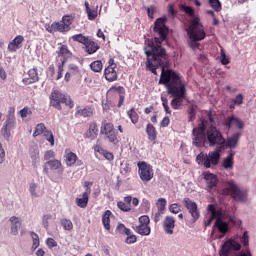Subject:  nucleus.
<instances>
[{"instance_id": "f257e3e1", "label": "nucleus", "mask_w": 256, "mask_h": 256, "mask_svg": "<svg viewBox=\"0 0 256 256\" xmlns=\"http://www.w3.org/2000/svg\"><path fill=\"white\" fill-rule=\"evenodd\" d=\"M165 23H167V17L158 18L155 21L154 31L159 38L155 37L154 41L153 39L145 40L146 69L153 75H157V69L162 67L159 85H165L168 95L173 97L170 102L172 109L179 111L183 107V100L187 97V84L179 72H175L173 69L165 70V63L169 61L167 50L161 46L169 33V28Z\"/></svg>"}, {"instance_id": "f03ea898", "label": "nucleus", "mask_w": 256, "mask_h": 256, "mask_svg": "<svg viewBox=\"0 0 256 256\" xmlns=\"http://www.w3.org/2000/svg\"><path fill=\"white\" fill-rule=\"evenodd\" d=\"M222 150L223 146H218L215 151H211L208 154L201 152L196 156L198 165H203L206 169H211L212 166L215 167L219 165Z\"/></svg>"}, {"instance_id": "7ed1b4c3", "label": "nucleus", "mask_w": 256, "mask_h": 256, "mask_svg": "<svg viewBox=\"0 0 256 256\" xmlns=\"http://www.w3.org/2000/svg\"><path fill=\"white\" fill-rule=\"evenodd\" d=\"M62 104H64L69 109H73V107H75V102H73L71 97L66 96L59 90H53L50 94L51 107L57 109V111H63V107L61 106Z\"/></svg>"}, {"instance_id": "20e7f679", "label": "nucleus", "mask_w": 256, "mask_h": 256, "mask_svg": "<svg viewBox=\"0 0 256 256\" xmlns=\"http://www.w3.org/2000/svg\"><path fill=\"white\" fill-rule=\"evenodd\" d=\"M73 21H75V16L65 15L62 17L60 22H53L48 26L46 31H48V33H69V31H71Z\"/></svg>"}, {"instance_id": "39448f33", "label": "nucleus", "mask_w": 256, "mask_h": 256, "mask_svg": "<svg viewBox=\"0 0 256 256\" xmlns=\"http://www.w3.org/2000/svg\"><path fill=\"white\" fill-rule=\"evenodd\" d=\"M229 193L234 201H247V191L241 190L233 181L226 182V188L222 190L224 195H229Z\"/></svg>"}, {"instance_id": "423d86ee", "label": "nucleus", "mask_w": 256, "mask_h": 256, "mask_svg": "<svg viewBox=\"0 0 256 256\" xmlns=\"http://www.w3.org/2000/svg\"><path fill=\"white\" fill-rule=\"evenodd\" d=\"M100 133L101 135H105V139L109 141V143H112V145L119 144V132L115 130L113 123L107 121L102 122Z\"/></svg>"}, {"instance_id": "0eeeda50", "label": "nucleus", "mask_w": 256, "mask_h": 256, "mask_svg": "<svg viewBox=\"0 0 256 256\" xmlns=\"http://www.w3.org/2000/svg\"><path fill=\"white\" fill-rule=\"evenodd\" d=\"M200 26L201 19H199V17H195L190 21V26L187 29L189 39H205L207 34H205V30L199 28Z\"/></svg>"}, {"instance_id": "6e6552de", "label": "nucleus", "mask_w": 256, "mask_h": 256, "mask_svg": "<svg viewBox=\"0 0 256 256\" xmlns=\"http://www.w3.org/2000/svg\"><path fill=\"white\" fill-rule=\"evenodd\" d=\"M206 137L210 147H215V145H225L223 134H221V131L213 125L207 129Z\"/></svg>"}, {"instance_id": "1a4fd4ad", "label": "nucleus", "mask_w": 256, "mask_h": 256, "mask_svg": "<svg viewBox=\"0 0 256 256\" xmlns=\"http://www.w3.org/2000/svg\"><path fill=\"white\" fill-rule=\"evenodd\" d=\"M137 167L138 175L141 181H144V183H149V181H151V179H153L155 175V172L153 171V166L145 161H139L137 163Z\"/></svg>"}, {"instance_id": "9d476101", "label": "nucleus", "mask_w": 256, "mask_h": 256, "mask_svg": "<svg viewBox=\"0 0 256 256\" xmlns=\"http://www.w3.org/2000/svg\"><path fill=\"white\" fill-rule=\"evenodd\" d=\"M192 143L195 147H205V125L198 126L192 130Z\"/></svg>"}, {"instance_id": "9b49d317", "label": "nucleus", "mask_w": 256, "mask_h": 256, "mask_svg": "<svg viewBox=\"0 0 256 256\" xmlns=\"http://www.w3.org/2000/svg\"><path fill=\"white\" fill-rule=\"evenodd\" d=\"M231 251H241V244H239V242L235 241L234 239H229L224 242L219 251V255L229 256Z\"/></svg>"}, {"instance_id": "f8f14e48", "label": "nucleus", "mask_w": 256, "mask_h": 256, "mask_svg": "<svg viewBox=\"0 0 256 256\" xmlns=\"http://www.w3.org/2000/svg\"><path fill=\"white\" fill-rule=\"evenodd\" d=\"M117 64L113 58H110L108 61V67L104 70V77L106 81L109 83H113V81H117Z\"/></svg>"}, {"instance_id": "ddd939ff", "label": "nucleus", "mask_w": 256, "mask_h": 256, "mask_svg": "<svg viewBox=\"0 0 256 256\" xmlns=\"http://www.w3.org/2000/svg\"><path fill=\"white\" fill-rule=\"evenodd\" d=\"M184 207L189 211L192 217L193 223L199 219V209L197 208V203H195L193 200H190L189 198L183 199Z\"/></svg>"}, {"instance_id": "4468645a", "label": "nucleus", "mask_w": 256, "mask_h": 256, "mask_svg": "<svg viewBox=\"0 0 256 256\" xmlns=\"http://www.w3.org/2000/svg\"><path fill=\"white\" fill-rule=\"evenodd\" d=\"M224 125L227 127V129H231V127L234 125L237 127V129H243L245 127V123L236 116H228L225 118Z\"/></svg>"}, {"instance_id": "2eb2a0df", "label": "nucleus", "mask_w": 256, "mask_h": 256, "mask_svg": "<svg viewBox=\"0 0 256 256\" xmlns=\"http://www.w3.org/2000/svg\"><path fill=\"white\" fill-rule=\"evenodd\" d=\"M15 127V118L8 117L1 128V133L5 139L11 137V130Z\"/></svg>"}, {"instance_id": "dca6fc26", "label": "nucleus", "mask_w": 256, "mask_h": 256, "mask_svg": "<svg viewBox=\"0 0 256 256\" xmlns=\"http://www.w3.org/2000/svg\"><path fill=\"white\" fill-rule=\"evenodd\" d=\"M23 41H25V37L22 35L16 36L9 44H8V51L10 53H15L17 49H21L23 45Z\"/></svg>"}, {"instance_id": "f3484780", "label": "nucleus", "mask_w": 256, "mask_h": 256, "mask_svg": "<svg viewBox=\"0 0 256 256\" xmlns=\"http://www.w3.org/2000/svg\"><path fill=\"white\" fill-rule=\"evenodd\" d=\"M175 229V218L173 216H166L163 221V230L167 235H173Z\"/></svg>"}, {"instance_id": "a211bd4d", "label": "nucleus", "mask_w": 256, "mask_h": 256, "mask_svg": "<svg viewBox=\"0 0 256 256\" xmlns=\"http://www.w3.org/2000/svg\"><path fill=\"white\" fill-rule=\"evenodd\" d=\"M39 81V73H37V68H32L28 71V77L23 78L22 82L24 85H33Z\"/></svg>"}, {"instance_id": "6ab92c4d", "label": "nucleus", "mask_w": 256, "mask_h": 256, "mask_svg": "<svg viewBox=\"0 0 256 256\" xmlns=\"http://www.w3.org/2000/svg\"><path fill=\"white\" fill-rule=\"evenodd\" d=\"M58 45H60V47H58V51H56V53L58 57H62V61L67 63V59H69L73 53H71V50H69V46H67V44L59 43Z\"/></svg>"}, {"instance_id": "aec40b11", "label": "nucleus", "mask_w": 256, "mask_h": 256, "mask_svg": "<svg viewBox=\"0 0 256 256\" xmlns=\"http://www.w3.org/2000/svg\"><path fill=\"white\" fill-rule=\"evenodd\" d=\"M204 179L206 181V185L208 189H215L219 183V179L217 178V175L208 172L204 175Z\"/></svg>"}, {"instance_id": "412c9836", "label": "nucleus", "mask_w": 256, "mask_h": 256, "mask_svg": "<svg viewBox=\"0 0 256 256\" xmlns=\"http://www.w3.org/2000/svg\"><path fill=\"white\" fill-rule=\"evenodd\" d=\"M77 159H79V157H77V154L71 152L69 149L65 150L64 161L67 167H73V165L77 163Z\"/></svg>"}, {"instance_id": "4be33fe9", "label": "nucleus", "mask_w": 256, "mask_h": 256, "mask_svg": "<svg viewBox=\"0 0 256 256\" xmlns=\"http://www.w3.org/2000/svg\"><path fill=\"white\" fill-rule=\"evenodd\" d=\"M89 195H91V188L85 190L82 195V198H76V205L81 209H85L89 204Z\"/></svg>"}, {"instance_id": "5701e85b", "label": "nucleus", "mask_w": 256, "mask_h": 256, "mask_svg": "<svg viewBox=\"0 0 256 256\" xmlns=\"http://www.w3.org/2000/svg\"><path fill=\"white\" fill-rule=\"evenodd\" d=\"M76 115H80V117H93L95 115V107L93 105L85 106L83 109H78L76 111Z\"/></svg>"}, {"instance_id": "b1692460", "label": "nucleus", "mask_w": 256, "mask_h": 256, "mask_svg": "<svg viewBox=\"0 0 256 256\" xmlns=\"http://www.w3.org/2000/svg\"><path fill=\"white\" fill-rule=\"evenodd\" d=\"M98 135H99V126H97L96 122H91L89 125V129L86 132V137L93 141L94 139H97Z\"/></svg>"}, {"instance_id": "393cba45", "label": "nucleus", "mask_w": 256, "mask_h": 256, "mask_svg": "<svg viewBox=\"0 0 256 256\" xmlns=\"http://www.w3.org/2000/svg\"><path fill=\"white\" fill-rule=\"evenodd\" d=\"M131 201H133V197L126 196L124 197V201H120L117 203L118 209L121 211H124L125 213H128V211H131Z\"/></svg>"}, {"instance_id": "a878e982", "label": "nucleus", "mask_w": 256, "mask_h": 256, "mask_svg": "<svg viewBox=\"0 0 256 256\" xmlns=\"http://www.w3.org/2000/svg\"><path fill=\"white\" fill-rule=\"evenodd\" d=\"M84 49L86 53H88V55H93V53H97V51H99L100 46L99 44H97V42L88 39V41L84 45Z\"/></svg>"}, {"instance_id": "bb28decb", "label": "nucleus", "mask_w": 256, "mask_h": 256, "mask_svg": "<svg viewBox=\"0 0 256 256\" xmlns=\"http://www.w3.org/2000/svg\"><path fill=\"white\" fill-rule=\"evenodd\" d=\"M235 152L233 150L230 151V154L223 159L222 167L224 169H233V165H235Z\"/></svg>"}, {"instance_id": "cd10ccee", "label": "nucleus", "mask_w": 256, "mask_h": 256, "mask_svg": "<svg viewBox=\"0 0 256 256\" xmlns=\"http://www.w3.org/2000/svg\"><path fill=\"white\" fill-rule=\"evenodd\" d=\"M241 139V133H235L226 140V147L230 149H235L237 147L239 140Z\"/></svg>"}, {"instance_id": "c85d7f7f", "label": "nucleus", "mask_w": 256, "mask_h": 256, "mask_svg": "<svg viewBox=\"0 0 256 256\" xmlns=\"http://www.w3.org/2000/svg\"><path fill=\"white\" fill-rule=\"evenodd\" d=\"M10 223H11V234L12 235H18L19 229H21V221H19V218L16 216H12L10 218Z\"/></svg>"}, {"instance_id": "c756f323", "label": "nucleus", "mask_w": 256, "mask_h": 256, "mask_svg": "<svg viewBox=\"0 0 256 256\" xmlns=\"http://www.w3.org/2000/svg\"><path fill=\"white\" fill-rule=\"evenodd\" d=\"M46 165H48L52 171H59V173H63V164L61 163V160L52 159L47 161Z\"/></svg>"}, {"instance_id": "7c9ffc66", "label": "nucleus", "mask_w": 256, "mask_h": 256, "mask_svg": "<svg viewBox=\"0 0 256 256\" xmlns=\"http://www.w3.org/2000/svg\"><path fill=\"white\" fill-rule=\"evenodd\" d=\"M136 233L138 235H141L142 237H148V235H151V226L145 225V224H139L135 228Z\"/></svg>"}, {"instance_id": "2f4dec72", "label": "nucleus", "mask_w": 256, "mask_h": 256, "mask_svg": "<svg viewBox=\"0 0 256 256\" xmlns=\"http://www.w3.org/2000/svg\"><path fill=\"white\" fill-rule=\"evenodd\" d=\"M85 7L89 21H95V19H97V9L99 6L96 5L91 8L89 7V2H85Z\"/></svg>"}, {"instance_id": "473e14b6", "label": "nucleus", "mask_w": 256, "mask_h": 256, "mask_svg": "<svg viewBox=\"0 0 256 256\" xmlns=\"http://www.w3.org/2000/svg\"><path fill=\"white\" fill-rule=\"evenodd\" d=\"M111 215H113V212H111V210H106L102 215V223L106 231L111 230Z\"/></svg>"}, {"instance_id": "72a5a7b5", "label": "nucleus", "mask_w": 256, "mask_h": 256, "mask_svg": "<svg viewBox=\"0 0 256 256\" xmlns=\"http://www.w3.org/2000/svg\"><path fill=\"white\" fill-rule=\"evenodd\" d=\"M215 227L222 235H227V233H229V224L223 220H216Z\"/></svg>"}, {"instance_id": "f704fd0d", "label": "nucleus", "mask_w": 256, "mask_h": 256, "mask_svg": "<svg viewBox=\"0 0 256 256\" xmlns=\"http://www.w3.org/2000/svg\"><path fill=\"white\" fill-rule=\"evenodd\" d=\"M188 121L192 123L197 118V105L190 104L187 109Z\"/></svg>"}, {"instance_id": "c9c22d12", "label": "nucleus", "mask_w": 256, "mask_h": 256, "mask_svg": "<svg viewBox=\"0 0 256 256\" xmlns=\"http://www.w3.org/2000/svg\"><path fill=\"white\" fill-rule=\"evenodd\" d=\"M146 133L148 135L149 141H155L157 139V129H155L153 124H148L146 126Z\"/></svg>"}, {"instance_id": "e433bc0d", "label": "nucleus", "mask_w": 256, "mask_h": 256, "mask_svg": "<svg viewBox=\"0 0 256 256\" xmlns=\"http://www.w3.org/2000/svg\"><path fill=\"white\" fill-rule=\"evenodd\" d=\"M65 60H61V62H58L56 67H57V72H56V77L55 80L59 81L60 79H63V72L65 71Z\"/></svg>"}, {"instance_id": "4c0bfd02", "label": "nucleus", "mask_w": 256, "mask_h": 256, "mask_svg": "<svg viewBox=\"0 0 256 256\" xmlns=\"http://www.w3.org/2000/svg\"><path fill=\"white\" fill-rule=\"evenodd\" d=\"M127 115L133 125H137V123H139V114L135 111V108L128 110Z\"/></svg>"}, {"instance_id": "58836bf2", "label": "nucleus", "mask_w": 256, "mask_h": 256, "mask_svg": "<svg viewBox=\"0 0 256 256\" xmlns=\"http://www.w3.org/2000/svg\"><path fill=\"white\" fill-rule=\"evenodd\" d=\"M68 72L72 77H79L81 76V69L76 64H69Z\"/></svg>"}, {"instance_id": "ea45409f", "label": "nucleus", "mask_w": 256, "mask_h": 256, "mask_svg": "<svg viewBox=\"0 0 256 256\" xmlns=\"http://www.w3.org/2000/svg\"><path fill=\"white\" fill-rule=\"evenodd\" d=\"M90 68L94 73H101L103 71V62L96 60L90 64Z\"/></svg>"}, {"instance_id": "a19ab883", "label": "nucleus", "mask_w": 256, "mask_h": 256, "mask_svg": "<svg viewBox=\"0 0 256 256\" xmlns=\"http://www.w3.org/2000/svg\"><path fill=\"white\" fill-rule=\"evenodd\" d=\"M47 131V127L43 123H39L36 125L35 130L33 132V137H39V135H43L44 132Z\"/></svg>"}, {"instance_id": "79ce46f5", "label": "nucleus", "mask_w": 256, "mask_h": 256, "mask_svg": "<svg viewBox=\"0 0 256 256\" xmlns=\"http://www.w3.org/2000/svg\"><path fill=\"white\" fill-rule=\"evenodd\" d=\"M88 39L89 37L83 36V34H75L72 36V41H76V43H81V45H85Z\"/></svg>"}, {"instance_id": "37998d69", "label": "nucleus", "mask_w": 256, "mask_h": 256, "mask_svg": "<svg viewBox=\"0 0 256 256\" xmlns=\"http://www.w3.org/2000/svg\"><path fill=\"white\" fill-rule=\"evenodd\" d=\"M116 231L121 235H131V229L125 227V224L123 223L118 224Z\"/></svg>"}, {"instance_id": "c03bdc74", "label": "nucleus", "mask_w": 256, "mask_h": 256, "mask_svg": "<svg viewBox=\"0 0 256 256\" xmlns=\"http://www.w3.org/2000/svg\"><path fill=\"white\" fill-rule=\"evenodd\" d=\"M61 225H62L63 229H65V231L73 230V222H71V220H69V219H66V218L62 219Z\"/></svg>"}, {"instance_id": "a18cd8bd", "label": "nucleus", "mask_w": 256, "mask_h": 256, "mask_svg": "<svg viewBox=\"0 0 256 256\" xmlns=\"http://www.w3.org/2000/svg\"><path fill=\"white\" fill-rule=\"evenodd\" d=\"M19 115L22 119H26V117L33 115V111H31V108L25 106L19 111Z\"/></svg>"}, {"instance_id": "49530a36", "label": "nucleus", "mask_w": 256, "mask_h": 256, "mask_svg": "<svg viewBox=\"0 0 256 256\" xmlns=\"http://www.w3.org/2000/svg\"><path fill=\"white\" fill-rule=\"evenodd\" d=\"M44 137L52 146L55 145V136H53V132L51 130H46L44 132Z\"/></svg>"}, {"instance_id": "de8ad7c7", "label": "nucleus", "mask_w": 256, "mask_h": 256, "mask_svg": "<svg viewBox=\"0 0 256 256\" xmlns=\"http://www.w3.org/2000/svg\"><path fill=\"white\" fill-rule=\"evenodd\" d=\"M109 91H112V93H118V95H125V87L123 86H117L113 85L110 87Z\"/></svg>"}, {"instance_id": "09e8293b", "label": "nucleus", "mask_w": 256, "mask_h": 256, "mask_svg": "<svg viewBox=\"0 0 256 256\" xmlns=\"http://www.w3.org/2000/svg\"><path fill=\"white\" fill-rule=\"evenodd\" d=\"M170 213H173L174 215H177V213H181V204H171L169 207Z\"/></svg>"}, {"instance_id": "8fccbe9b", "label": "nucleus", "mask_w": 256, "mask_h": 256, "mask_svg": "<svg viewBox=\"0 0 256 256\" xmlns=\"http://www.w3.org/2000/svg\"><path fill=\"white\" fill-rule=\"evenodd\" d=\"M161 101L165 113H167V115H171V108H169V100H167V98L165 97H161Z\"/></svg>"}, {"instance_id": "3c124183", "label": "nucleus", "mask_w": 256, "mask_h": 256, "mask_svg": "<svg viewBox=\"0 0 256 256\" xmlns=\"http://www.w3.org/2000/svg\"><path fill=\"white\" fill-rule=\"evenodd\" d=\"M52 218L53 216L50 214H46L42 217V225L46 230L49 229V220H51Z\"/></svg>"}, {"instance_id": "603ef678", "label": "nucleus", "mask_w": 256, "mask_h": 256, "mask_svg": "<svg viewBox=\"0 0 256 256\" xmlns=\"http://www.w3.org/2000/svg\"><path fill=\"white\" fill-rule=\"evenodd\" d=\"M158 211L165 212V207H167V200L165 198L158 199Z\"/></svg>"}, {"instance_id": "864d4df0", "label": "nucleus", "mask_w": 256, "mask_h": 256, "mask_svg": "<svg viewBox=\"0 0 256 256\" xmlns=\"http://www.w3.org/2000/svg\"><path fill=\"white\" fill-rule=\"evenodd\" d=\"M209 3H210V7H212V9H214V11H216L217 13H219V11H221L222 6H221L220 1H209Z\"/></svg>"}, {"instance_id": "5fc2aeb1", "label": "nucleus", "mask_w": 256, "mask_h": 256, "mask_svg": "<svg viewBox=\"0 0 256 256\" xmlns=\"http://www.w3.org/2000/svg\"><path fill=\"white\" fill-rule=\"evenodd\" d=\"M245 99V96H243V94H238L236 95V97L232 100V103H234V105H243V101Z\"/></svg>"}, {"instance_id": "6e6d98bb", "label": "nucleus", "mask_w": 256, "mask_h": 256, "mask_svg": "<svg viewBox=\"0 0 256 256\" xmlns=\"http://www.w3.org/2000/svg\"><path fill=\"white\" fill-rule=\"evenodd\" d=\"M182 10L186 15H189V17H195V10L191 6H182Z\"/></svg>"}, {"instance_id": "4d7b16f0", "label": "nucleus", "mask_w": 256, "mask_h": 256, "mask_svg": "<svg viewBox=\"0 0 256 256\" xmlns=\"http://www.w3.org/2000/svg\"><path fill=\"white\" fill-rule=\"evenodd\" d=\"M155 13H157V7H155L154 5L149 6L147 8V15H148L149 19H154Z\"/></svg>"}, {"instance_id": "13d9d810", "label": "nucleus", "mask_w": 256, "mask_h": 256, "mask_svg": "<svg viewBox=\"0 0 256 256\" xmlns=\"http://www.w3.org/2000/svg\"><path fill=\"white\" fill-rule=\"evenodd\" d=\"M220 59L222 65H229L230 61L229 58H227V55L225 54V50L221 49L220 51Z\"/></svg>"}, {"instance_id": "bf43d9fd", "label": "nucleus", "mask_w": 256, "mask_h": 256, "mask_svg": "<svg viewBox=\"0 0 256 256\" xmlns=\"http://www.w3.org/2000/svg\"><path fill=\"white\" fill-rule=\"evenodd\" d=\"M213 219H216V221H223V210H216L213 214H211Z\"/></svg>"}, {"instance_id": "052dcab7", "label": "nucleus", "mask_w": 256, "mask_h": 256, "mask_svg": "<svg viewBox=\"0 0 256 256\" xmlns=\"http://www.w3.org/2000/svg\"><path fill=\"white\" fill-rule=\"evenodd\" d=\"M138 221L139 225H149V223H151V219H149L147 215L140 216Z\"/></svg>"}, {"instance_id": "680f3d73", "label": "nucleus", "mask_w": 256, "mask_h": 256, "mask_svg": "<svg viewBox=\"0 0 256 256\" xmlns=\"http://www.w3.org/2000/svg\"><path fill=\"white\" fill-rule=\"evenodd\" d=\"M125 243H127V245H132V243H137V236L135 234L130 233V235H127Z\"/></svg>"}, {"instance_id": "e2e57ef3", "label": "nucleus", "mask_w": 256, "mask_h": 256, "mask_svg": "<svg viewBox=\"0 0 256 256\" xmlns=\"http://www.w3.org/2000/svg\"><path fill=\"white\" fill-rule=\"evenodd\" d=\"M240 241L244 245V247H247L249 245V233L247 231L243 233V236L240 238Z\"/></svg>"}, {"instance_id": "0e129e2a", "label": "nucleus", "mask_w": 256, "mask_h": 256, "mask_svg": "<svg viewBox=\"0 0 256 256\" xmlns=\"http://www.w3.org/2000/svg\"><path fill=\"white\" fill-rule=\"evenodd\" d=\"M50 159H55V151L48 150L44 154V160L49 161Z\"/></svg>"}, {"instance_id": "69168bd1", "label": "nucleus", "mask_w": 256, "mask_h": 256, "mask_svg": "<svg viewBox=\"0 0 256 256\" xmlns=\"http://www.w3.org/2000/svg\"><path fill=\"white\" fill-rule=\"evenodd\" d=\"M206 115L210 123H215V115L217 114L213 110H207Z\"/></svg>"}, {"instance_id": "338daca9", "label": "nucleus", "mask_w": 256, "mask_h": 256, "mask_svg": "<svg viewBox=\"0 0 256 256\" xmlns=\"http://www.w3.org/2000/svg\"><path fill=\"white\" fill-rule=\"evenodd\" d=\"M106 159L107 161H113V159H115V156L113 155V153L107 151L104 149V152H102V154Z\"/></svg>"}, {"instance_id": "774afa93", "label": "nucleus", "mask_w": 256, "mask_h": 256, "mask_svg": "<svg viewBox=\"0 0 256 256\" xmlns=\"http://www.w3.org/2000/svg\"><path fill=\"white\" fill-rule=\"evenodd\" d=\"M46 244L50 249H53V247H57V241H55V239L53 238H48L46 240Z\"/></svg>"}]
</instances>
